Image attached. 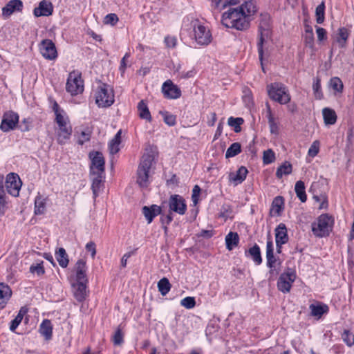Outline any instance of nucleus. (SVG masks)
<instances>
[{
  "label": "nucleus",
  "instance_id": "nucleus-40",
  "mask_svg": "<svg viewBox=\"0 0 354 354\" xmlns=\"http://www.w3.org/2000/svg\"><path fill=\"white\" fill-rule=\"evenodd\" d=\"M292 165L288 162H285L278 167L276 176L278 178H281L283 175H288L292 172Z\"/></svg>",
  "mask_w": 354,
  "mask_h": 354
},
{
  "label": "nucleus",
  "instance_id": "nucleus-5",
  "mask_svg": "<svg viewBox=\"0 0 354 354\" xmlns=\"http://www.w3.org/2000/svg\"><path fill=\"white\" fill-rule=\"evenodd\" d=\"M270 98L281 104H286L291 100L288 88L283 84L274 82L267 86Z\"/></svg>",
  "mask_w": 354,
  "mask_h": 354
},
{
  "label": "nucleus",
  "instance_id": "nucleus-11",
  "mask_svg": "<svg viewBox=\"0 0 354 354\" xmlns=\"http://www.w3.org/2000/svg\"><path fill=\"white\" fill-rule=\"evenodd\" d=\"M268 17H266L264 19H263L259 24V41L257 44L258 46V52L259 59L261 64L262 70L264 71V68L263 66V44L266 38L270 36V28L268 24Z\"/></svg>",
  "mask_w": 354,
  "mask_h": 354
},
{
  "label": "nucleus",
  "instance_id": "nucleus-46",
  "mask_svg": "<svg viewBox=\"0 0 354 354\" xmlns=\"http://www.w3.org/2000/svg\"><path fill=\"white\" fill-rule=\"evenodd\" d=\"M241 152V145L238 142H234L227 149L225 156L226 158L234 157Z\"/></svg>",
  "mask_w": 354,
  "mask_h": 354
},
{
  "label": "nucleus",
  "instance_id": "nucleus-41",
  "mask_svg": "<svg viewBox=\"0 0 354 354\" xmlns=\"http://www.w3.org/2000/svg\"><path fill=\"white\" fill-rule=\"evenodd\" d=\"M171 284L167 278H162L158 282V288L162 296L166 295L171 289Z\"/></svg>",
  "mask_w": 354,
  "mask_h": 354
},
{
  "label": "nucleus",
  "instance_id": "nucleus-14",
  "mask_svg": "<svg viewBox=\"0 0 354 354\" xmlns=\"http://www.w3.org/2000/svg\"><path fill=\"white\" fill-rule=\"evenodd\" d=\"M91 160V174H104V159L102 154L98 151L89 153Z\"/></svg>",
  "mask_w": 354,
  "mask_h": 354
},
{
  "label": "nucleus",
  "instance_id": "nucleus-47",
  "mask_svg": "<svg viewBox=\"0 0 354 354\" xmlns=\"http://www.w3.org/2000/svg\"><path fill=\"white\" fill-rule=\"evenodd\" d=\"M342 338L348 346L354 344V334L349 330H345L342 334Z\"/></svg>",
  "mask_w": 354,
  "mask_h": 354
},
{
  "label": "nucleus",
  "instance_id": "nucleus-36",
  "mask_svg": "<svg viewBox=\"0 0 354 354\" xmlns=\"http://www.w3.org/2000/svg\"><path fill=\"white\" fill-rule=\"evenodd\" d=\"M121 130L118 131L114 138L110 141L109 144L110 153L115 154L119 151V145L121 142Z\"/></svg>",
  "mask_w": 354,
  "mask_h": 354
},
{
  "label": "nucleus",
  "instance_id": "nucleus-35",
  "mask_svg": "<svg viewBox=\"0 0 354 354\" xmlns=\"http://www.w3.org/2000/svg\"><path fill=\"white\" fill-rule=\"evenodd\" d=\"M239 241V237L236 232H230L225 236L226 248L228 250H233V248H235L238 245Z\"/></svg>",
  "mask_w": 354,
  "mask_h": 354
},
{
  "label": "nucleus",
  "instance_id": "nucleus-15",
  "mask_svg": "<svg viewBox=\"0 0 354 354\" xmlns=\"http://www.w3.org/2000/svg\"><path fill=\"white\" fill-rule=\"evenodd\" d=\"M39 50L42 56L48 60L55 59L57 52L55 44L50 39H44L39 44Z\"/></svg>",
  "mask_w": 354,
  "mask_h": 354
},
{
  "label": "nucleus",
  "instance_id": "nucleus-63",
  "mask_svg": "<svg viewBox=\"0 0 354 354\" xmlns=\"http://www.w3.org/2000/svg\"><path fill=\"white\" fill-rule=\"evenodd\" d=\"M129 57H130V54L126 53L121 60L120 69L122 73L124 71V70L127 67L126 62Z\"/></svg>",
  "mask_w": 354,
  "mask_h": 354
},
{
  "label": "nucleus",
  "instance_id": "nucleus-62",
  "mask_svg": "<svg viewBox=\"0 0 354 354\" xmlns=\"http://www.w3.org/2000/svg\"><path fill=\"white\" fill-rule=\"evenodd\" d=\"M267 259V265L270 268V271L271 272H273L276 269V263H277V259L275 258L274 256L272 257H269Z\"/></svg>",
  "mask_w": 354,
  "mask_h": 354
},
{
  "label": "nucleus",
  "instance_id": "nucleus-59",
  "mask_svg": "<svg viewBox=\"0 0 354 354\" xmlns=\"http://www.w3.org/2000/svg\"><path fill=\"white\" fill-rule=\"evenodd\" d=\"M201 192V188L198 185H195L192 190V200L194 205L198 202V197Z\"/></svg>",
  "mask_w": 354,
  "mask_h": 354
},
{
  "label": "nucleus",
  "instance_id": "nucleus-10",
  "mask_svg": "<svg viewBox=\"0 0 354 354\" xmlns=\"http://www.w3.org/2000/svg\"><path fill=\"white\" fill-rule=\"evenodd\" d=\"M168 205L170 214L167 216V223H169L173 219L171 215V212H175L180 215H184L187 210V205L185 199L183 196L178 194H174L169 197Z\"/></svg>",
  "mask_w": 354,
  "mask_h": 354
},
{
  "label": "nucleus",
  "instance_id": "nucleus-58",
  "mask_svg": "<svg viewBox=\"0 0 354 354\" xmlns=\"http://www.w3.org/2000/svg\"><path fill=\"white\" fill-rule=\"evenodd\" d=\"M165 43L167 48H175L177 45V39L174 36H167L165 37Z\"/></svg>",
  "mask_w": 354,
  "mask_h": 354
},
{
  "label": "nucleus",
  "instance_id": "nucleus-22",
  "mask_svg": "<svg viewBox=\"0 0 354 354\" xmlns=\"http://www.w3.org/2000/svg\"><path fill=\"white\" fill-rule=\"evenodd\" d=\"M92 179L91 189L94 198H96L104 185V174H91Z\"/></svg>",
  "mask_w": 354,
  "mask_h": 354
},
{
  "label": "nucleus",
  "instance_id": "nucleus-57",
  "mask_svg": "<svg viewBox=\"0 0 354 354\" xmlns=\"http://www.w3.org/2000/svg\"><path fill=\"white\" fill-rule=\"evenodd\" d=\"M118 21V16L114 13L107 15L104 18V24L115 25Z\"/></svg>",
  "mask_w": 354,
  "mask_h": 354
},
{
  "label": "nucleus",
  "instance_id": "nucleus-50",
  "mask_svg": "<svg viewBox=\"0 0 354 354\" xmlns=\"http://www.w3.org/2000/svg\"><path fill=\"white\" fill-rule=\"evenodd\" d=\"M180 304L187 309H192L196 306V301L194 297H187L180 301Z\"/></svg>",
  "mask_w": 354,
  "mask_h": 354
},
{
  "label": "nucleus",
  "instance_id": "nucleus-2",
  "mask_svg": "<svg viewBox=\"0 0 354 354\" xmlns=\"http://www.w3.org/2000/svg\"><path fill=\"white\" fill-rule=\"evenodd\" d=\"M222 24L227 28L239 30H245L249 27L247 18L239 8H230L222 16Z\"/></svg>",
  "mask_w": 354,
  "mask_h": 354
},
{
  "label": "nucleus",
  "instance_id": "nucleus-21",
  "mask_svg": "<svg viewBox=\"0 0 354 354\" xmlns=\"http://www.w3.org/2000/svg\"><path fill=\"white\" fill-rule=\"evenodd\" d=\"M23 8L22 1L20 0H11L2 8L3 16L7 17L15 11H21Z\"/></svg>",
  "mask_w": 354,
  "mask_h": 354
},
{
  "label": "nucleus",
  "instance_id": "nucleus-55",
  "mask_svg": "<svg viewBox=\"0 0 354 354\" xmlns=\"http://www.w3.org/2000/svg\"><path fill=\"white\" fill-rule=\"evenodd\" d=\"M274 255L273 242L271 237L269 236L266 243V259L272 257Z\"/></svg>",
  "mask_w": 354,
  "mask_h": 354
},
{
  "label": "nucleus",
  "instance_id": "nucleus-32",
  "mask_svg": "<svg viewBox=\"0 0 354 354\" xmlns=\"http://www.w3.org/2000/svg\"><path fill=\"white\" fill-rule=\"evenodd\" d=\"M284 201L283 197L277 196L274 198L271 208L270 214L273 216H279L283 209Z\"/></svg>",
  "mask_w": 354,
  "mask_h": 354
},
{
  "label": "nucleus",
  "instance_id": "nucleus-51",
  "mask_svg": "<svg viewBox=\"0 0 354 354\" xmlns=\"http://www.w3.org/2000/svg\"><path fill=\"white\" fill-rule=\"evenodd\" d=\"M320 142L318 140H315L310 145L308 154L310 157L316 156L319 151Z\"/></svg>",
  "mask_w": 354,
  "mask_h": 354
},
{
  "label": "nucleus",
  "instance_id": "nucleus-39",
  "mask_svg": "<svg viewBox=\"0 0 354 354\" xmlns=\"http://www.w3.org/2000/svg\"><path fill=\"white\" fill-rule=\"evenodd\" d=\"M27 309L24 307L21 308L17 315L15 318L11 322V324L10 326V329L12 331H14L21 322L24 316L26 314Z\"/></svg>",
  "mask_w": 354,
  "mask_h": 354
},
{
  "label": "nucleus",
  "instance_id": "nucleus-54",
  "mask_svg": "<svg viewBox=\"0 0 354 354\" xmlns=\"http://www.w3.org/2000/svg\"><path fill=\"white\" fill-rule=\"evenodd\" d=\"M30 271L32 273H37V275L40 276L44 274L45 270L43 266V263H37V265L31 266L30 268Z\"/></svg>",
  "mask_w": 354,
  "mask_h": 354
},
{
  "label": "nucleus",
  "instance_id": "nucleus-26",
  "mask_svg": "<svg viewBox=\"0 0 354 354\" xmlns=\"http://www.w3.org/2000/svg\"><path fill=\"white\" fill-rule=\"evenodd\" d=\"M160 212L161 207L156 205H152L150 207L145 206L142 207V213L148 223H151L153 218L160 214Z\"/></svg>",
  "mask_w": 354,
  "mask_h": 354
},
{
  "label": "nucleus",
  "instance_id": "nucleus-52",
  "mask_svg": "<svg viewBox=\"0 0 354 354\" xmlns=\"http://www.w3.org/2000/svg\"><path fill=\"white\" fill-rule=\"evenodd\" d=\"M263 162L265 164H270L272 162L274 159V153L271 149H268L263 152Z\"/></svg>",
  "mask_w": 354,
  "mask_h": 354
},
{
  "label": "nucleus",
  "instance_id": "nucleus-30",
  "mask_svg": "<svg viewBox=\"0 0 354 354\" xmlns=\"http://www.w3.org/2000/svg\"><path fill=\"white\" fill-rule=\"evenodd\" d=\"M47 198L43 196L38 194L35 200L34 212L36 215L44 214L46 211Z\"/></svg>",
  "mask_w": 354,
  "mask_h": 354
},
{
  "label": "nucleus",
  "instance_id": "nucleus-28",
  "mask_svg": "<svg viewBox=\"0 0 354 354\" xmlns=\"http://www.w3.org/2000/svg\"><path fill=\"white\" fill-rule=\"evenodd\" d=\"M266 108H267V118L268 120L270 131L271 133L273 134H277L279 132V125L277 120L274 118L272 110L270 108V106L268 103L266 104Z\"/></svg>",
  "mask_w": 354,
  "mask_h": 354
},
{
  "label": "nucleus",
  "instance_id": "nucleus-29",
  "mask_svg": "<svg viewBox=\"0 0 354 354\" xmlns=\"http://www.w3.org/2000/svg\"><path fill=\"white\" fill-rule=\"evenodd\" d=\"M40 334L44 337L46 340H50L53 335V326L50 320L44 319L39 327Z\"/></svg>",
  "mask_w": 354,
  "mask_h": 354
},
{
  "label": "nucleus",
  "instance_id": "nucleus-23",
  "mask_svg": "<svg viewBox=\"0 0 354 354\" xmlns=\"http://www.w3.org/2000/svg\"><path fill=\"white\" fill-rule=\"evenodd\" d=\"M349 35L350 31L347 28L344 27L339 28L335 35V42L339 48H345L346 46Z\"/></svg>",
  "mask_w": 354,
  "mask_h": 354
},
{
  "label": "nucleus",
  "instance_id": "nucleus-13",
  "mask_svg": "<svg viewBox=\"0 0 354 354\" xmlns=\"http://www.w3.org/2000/svg\"><path fill=\"white\" fill-rule=\"evenodd\" d=\"M295 279L296 274L293 271L289 270L281 274L277 281L278 289L283 293L289 292Z\"/></svg>",
  "mask_w": 354,
  "mask_h": 354
},
{
  "label": "nucleus",
  "instance_id": "nucleus-53",
  "mask_svg": "<svg viewBox=\"0 0 354 354\" xmlns=\"http://www.w3.org/2000/svg\"><path fill=\"white\" fill-rule=\"evenodd\" d=\"M113 341L115 345H121L123 342V334L120 328H118L115 332Z\"/></svg>",
  "mask_w": 354,
  "mask_h": 354
},
{
  "label": "nucleus",
  "instance_id": "nucleus-49",
  "mask_svg": "<svg viewBox=\"0 0 354 354\" xmlns=\"http://www.w3.org/2000/svg\"><path fill=\"white\" fill-rule=\"evenodd\" d=\"M160 113L162 115L164 122L167 124L169 126H174L176 124L175 115L170 114L167 111H160Z\"/></svg>",
  "mask_w": 354,
  "mask_h": 354
},
{
  "label": "nucleus",
  "instance_id": "nucleus-1",
  "mask_svg": "<svg viewBox=\"0 0 354 354\" xmlns=\"http://www.w3.org/2000/svg\"><path fill=\"white\" fill-rule=\"evenodd\" d=\"M74 270L75 281L71 282L73 294L78 301H82L86 296V284L88 283L86 261L79 259L75 263Z\"/></svg>",
  "mask_w": 354,
  "mask_h": 354
},
{
  "label": "nucleus",
  "instance_id": "nucleus-56",
  "mask_svg": "<svg viewBox=\"0 0 354 354\" xmlns=\"http://www.w3.org/2000/svg\"><path fill=\"white\" fill-rule=\"evenodd\" d=\"M316 33L317 36V40L319 42L326 40L327 32L326 30L322 27H317Z\"/></svg>",
  "mask_w": 354,
  "mask_h": 354
},
{
  "label": "nucleus",
  "instance_id": "nucleus-6",
  "mask_svg": "<svg viewBox=\"0 0 354 354\" xmlns=\"http://www.w3.org/2000/svg\"><path fill=\"white\" fill-rule=\"evenodd\" d=\"M95 103L99 107L111 106L115 101L113 88L106 84H100L95 91Z\"/></svg>",
  "mask_w": 354,
  "mask_h": 354
},
{
  "label": "nucleus",
  "instance_id": "nucleus-48",
  "mask_svg": "<svg viewBox=\"0 0 354 354\" xmlns=\"http://www.w3.org/2000/svg\"><path fill=\"white\" fill-rule=\"evenodd\" d=\"M243 120L241 118H232L230 117L228 119V124L231 127H234L236 132L240 131V126L243 124Z\"/></svg>",
  "mask_w": 354,
  "mask_h": 354
},
{
  "label": "nucleus",
  "instance_id": "nucleus-45",
  "mask_svg": "<svg viewBox=\"0 0 354 354\" xmlns=\"http://www.w3.org/2000/svg\"><path fill=\"white\" fill-rule=\"evenodd\" d=\"M330 86L336 92L342 93L344 85L342 81L337 77H332L329 82Z\"/></svg>",
  "mask_w": 354,
  "mask_h": 354
},
{
  "label": "nucleus",
  "instance_id": "nucleus-27",
  "mask_svg": "<svg viewBox=\"0 0 354 354\" xmlns=\"http://www.w3.org/2000/svg\"><path fill=\"white\" fill-rule=\"evenodd\" d=\"M239 8L242 11L244 16L246 17L248 24L250 25V17L257 12L255 3L252 1H248L239 6Z\"/></svg>",
  "mask_w": 354,
  "mask_h": 354
},
{
  "label": "nucleus",
  "instance_id": "nucleus-3",
  "mask_svg": "<svg viewBox=\"0 0 354 354\" xmlns=\"http://www.w3.org/2000/svg\"><path fill=\"white\" fill-rule=\"evenodd\" d=\"M156 154L153 151L145 153L141 158L137 171V183L145 187L149 184L150 169L156 165Z\"/></svg>",
  "mask_w": 354,
  "mask_h": 354
},
{
  "label": "nucleus",
  "instance_id": "nucleus-31",
  "mask_svg": "<svg viewBox=\"0 0 354 354\" xmlns=\"http://www.w3.org/2000/svg\"><path fill=\"white\" fill-rule=\"evenodd\" d=\"M322 115L326 125L334 124L337 121V115L335 111L330 108H324Z\"/></svg>",
  "mask_w": 354,
  "mask_h": 354
},
{
  "label": "nucleus",
  "instance_id": "nucleus-20",
  "mask_svg": "<svg viewBox=\"0 0 354 354\" xmlns=\"http://www.w3.org/2000/svg\"><path fill=\"white\" fill-rule=\"evenodd\" d=\"M276 243H287L289 240L288 230L284 223H279L274 230Z\"/></svg>",
  "mask_w": 354,
  "mask_h": 354
},
{
  "label": "nucleus",
  "instance_id": "nucleus-37",
  "mask_svg": "<svg viewBox=\"0 0 354 354\" xmlns=\"http://www.w3.org/2000/svg\"><path fill=\"white\" fill-rule=\"evenodd\" d=\"M56 259L62 268H66L68 265V257L63 248H59L56 252Z\"/></svg>",
  "mask_w": 354,
  "mask_h": 354
},
{
  "label": "nucleus",
  "instance_id": "nucleus-38",
  "mask_svg": "<svg viewBox=\"0 0 354 354\" xmlns=\"http://www.w3.org/2000/svg\"><path fill=\"white\" fill-rule=\"evenodd\" d=\"M295 191L297 194V196L299 198V200L304 203L307 200V196L305 192V185L304 183L301 180H298L295 183Z\"/></svg>",
  "mask_w": 354,
  "mask_h": 354
},
{
  "label": "nucleus",
  "instance_id": "nucleus-19",
  "mask_svg": "<svg viewBox=\"0 0 354 354\" xmlns=\"http://www.w3.org/2000/svg\"><path fill=\"white\" fill-rule=\"evenodd\" d=\"M304 28V33L302 35L304 45L309 48L312 53H315V37L313 27L308 24H305Z\"/></svg>",
  "mask_w": 354,
  "mask_h": 354
},
{
  "label": "nucleus",
  "instance_id": "nucleus-7",
  "mask_svg": "<svg viewBox=\"0 0 354 354\" xmlns=\"http://www.w3.org/2000/svg\"><path fill=\"white\" fill-rule=\"evenodd\" d=\"M193 38L197 44L207 46L212 40V35L209 28L202 23L196 21L192 24Z\"/></svg>",
  "mask_w": 354,
  "mask_h": 354
},
{
  "label": "nucleus",
  "instance_id": "nucleus-43",
  "mask_svg": "<svg viewBox=\"0 0 354 354\" xmlns=\"http://www.w3.org/2000/svg\"><path fill=\"white\" fill-rule=\"evenodd\" d=\"M249 254L252 257L254 261L259 265L262 262V259L260 252V248L257 245L250 248L248 250Z\"/></svg>",
  "mask_w": 354,
  "mask_h": 354
},
{
  "label": "nucleus",
  "instance_id": "nucleus-24",
  "mask_svg": "<svg viewBox=\"0 0 354 354\" xmlns=\"http://www.w3.org/2000/svg\"><path fill=\"white\" fill-rule=\"evenodd\" d=\"M12 296V290L9 286L0 283V309L3 308Z\"/></svg>",
  "mask_w": 354,
  "mask_h": 354
},
{
  "label": "nucleus",
  "instance_id": "nucleus-60",
  "mask_svg": "<svg viewBox=\"0 0 354 354\" xmlns=\"http://www.w3.org/2000/svg\"><path fill=\"white\" fill-rule=\"evenodd\" d=\"M6 194H0V216L4 215L6 211Z\"/></svg>",
  "mask_w": 354,
  "mask_h": 354
},
{
  "label": "nucleus",
  "instance_id": "nucleus-33",
  "mask_svg": "<svg viewBox=\"0 0 354 354\" xmlns=\"http://www.w3.org/2000/svg\"><path fill=\"white\" fill-rule=\"evenodd\" d=\"M311 315L320 318L324 313L328 311V307L326 304H310L309 306Z\"/></svg>",
  "mask_w": 354,
  "mask_h": 354
},
{
  "label": "nucleus",
  "instance_id": "nucleus-17",
  "mask_svg": "<svg viewBox=\"0 0 354 354\" xmlns=\"http://www.w3.org/2000/svg\"><path fill=\"white\" fill-rule=\"evenodd\" d=\"M162 91L166 97L170 99H177L181 95L180 89L171 80H167L162 84Z\"/></svg>",
  "mask_w": 354,
  "mask_h": 354
},
{
  "label": "nucleus",
  "instance_id": "nucleus-12",
  "mask_svg": "<svg viewBox=\"0 0 354 354\" xmlns=\"http://www.w3.org/2000/svg\"><path fill=\"white\" fill-rule=\"evenodd\" d=\"M5 183L8 194L15 197L19 196L22 183L17 174L10 173L8 174Z\"/></svg>",
  "mask_w": 354,
  "mask_h": 354
},
{
  "label": "nucleus",
  "instance_id": "nucleus-25",
  "mask_svg": "<svg viewBox=\"0 0 354 354\" xmlns=\"http://www.w3.org/2000/svg\"><path fill=\"white\" fill-rule=\"evenodd\" d=\"M248 169L245 167H241L236 173H230L229 180L234 185L241 183L246 178Z\"/></svg>",
  "mask_w": 354,
  "mask_h": 354
},
{
  "label": "nucleus",
  "instance_id": "nucleus-64",
  "mask_svg": "<svg viewBox=\"0 0 354 354\" xmlns=\"http://www.w3.org/2000/svg\"><path fill=\"white\" fill-rule=\"evenodd\" d=\"M212 6L219 10L224 9L223 8V0H210Z\"/></svg>",
  "mask_w": 354,
  "mask_h": 354
},
{
  "label": "nucleus",
  "instance_id": "nucleus-34",
  "mask_svg": "<svg viewBox=\"0 0 354 354\" xmlns=\"http://www.w3.org/2000/svg\"><path fill=\"white\" fill-rule=\"evenodd\" d=\"M138 115L140 118L145 119L148 122L151 121V115L147 104L144 100H141L138 104Z\"/></svg>",
  "mask_w": 354,
  "mask_h": 354
},
{
  "label": "nucleus",
  "instance_id": "nucleus-18",
  "mask_svg": "<svg viewBox=\"0 0 354 354\" xmlns=\"http://www.w3.org/2000/svg\"><path fill=\"white\" fill-rule=\"evenodd\" d=\"M53 6L50 1L43 0L39 3V6L34 9L33 13L35 17L50 16L53 14Z\"/></svg>",
  "mask_w": 354,
  "mask_h": 354
},
{
  "label": "nucleus",
  "instance_id": "nucleus-4",
  "mask_svg": "<svg viewBox=\"0 0 354 354\" xmlns=\"http://www.w3.org/2000/svg\"><path fill=\"white\" fill-rule=\"evenodd\" d=\"M53 109L56 115L55 121L58 125L57 142L62 145L70 138L72 133V127L68 117L59 111L57 104L54 105Z\"/></svg>",
  "mask_w": 354,
  "mask_h": 354
},
{
  "label": "nucleus",
  "instance_id": "nucleus-8",
  "mask_svg": "<svg viewBox=\"0 0 354 354\" xmlns=\"http://www.w3.org/2000/svg\"><path fill=\"white\" fill-rule=\"evenodd\" d=\"M333 221L328 214L320 215L317 221L312 223V231L316 236L323 237L329 234Z\"/></svg>",
  "mask_w": 354,
  "mask_h": 354
},
{
  "label": "nucleus",
  "instance_id": "nucleus-61",
  "mask_svg": "<svg viewBox=\"0 0 354 354\" xmlns=\"http://www.w3.org/2000/svg\"><path fill=\"white\" fill-rule=\"evenodd\" d=\"M86 250L88 252H91V257L94 259L96 254V248L95 243L93 241L87 243L86 245Z\"/></svg>",
  "mask_w": 354,
  "mask_h": 354
},
{
  "label": "nucleus",
  "instance_id": "nucleus-16",
  "mask_svg": "<svg viewBox=\"0 0 354 354\" xmlns=\"http://www.w3.org/2000/svg\"><path fill=\"white\" fill-rule=\"evenodd\" d=\"M19 122V115L13 111L4 113L0 125V129L3 132H8L15 128Z\"/></svg>",
  "mask_w": 354,
  "mask_h": 354
},
{
  "label": "nucleus",
  "instance_id": "nucleus-44",
  "mask_svg": "<svg viewBox=\"0 0 354 354\" xmlns=\"http://www.w3.org/2000/svg\"><path fill=\"white\" fill-rule=\"evenodd\" d=\"M325 4L324 2H322L318 5L315 10L316 21L317 24H322L324 21L325 15Z\"/></svg>",
  "mask_w": 354,
  "mask_h": 354
},
{
  "label": "nucleus",
  "instance_id": "nucleus-42",
  "mask_svg": "<svg viewBox=\"0 0 354 354\" xmlns=\"http://www.w3.org/2000/svg\"><path fill=\"white\" fill-rule=\"evenodd\" d=\"M77 133H80L77 137V142L81 145L88 141L91 138V130L89 128L80 129V131H77Z\"/></svg>",
  "mask_w": 354,
  "mask_h": 354
},
{
  "label": "nucleus",
  "instance_id": "nucleus-9",
  "mask_svg": "<svg viewBox=\"0 0 354 354\" xmlns=\"http://www.w3.org/2000/svg\"><path fill=\"white\" fill-rule=\"evenodd\" d=\"M84 80L82 74L77 71L71 72L68 76L66 89L71 95L75 96L84 91Z\"/></svg>",
  "mask_w": 354,
  "mask_h": 354
}]
</instances>
